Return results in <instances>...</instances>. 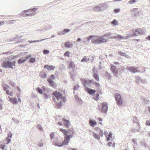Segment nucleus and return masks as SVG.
Wrapping results in <instances>:
<instances>
[{
    "label": "nucleus",
    "mask_w": 150,
    "mask_h": 150,
    "mask_svg": "<svg viewBox=\"0 0 150 150\" xmlns=\"http://www.w3.org/2000/svg\"><path fill=\"white\" fill-rule=\"evenodd\" d=\"M43 145V143L42 141V139H41L40 141L38 142V146L40 147H42Z\"/></svg>",
    "instance_id": "c9c22d12"
},
{
    "label": "nucleus",
    "mask_w": 150,
    "mask_h": 150,
    "mask_svg": "<svg viewBox=\"0 0 150 150\" xmlns=\"http://www.w3.org/2000/svg\"><path fill=\"white\" fill-rule=\"evenodd\" d=\"M47 76V74L45 73H42L41 74V77L43 79L45 78Z\"/></svg>",
    "instance_id": "a19ab883"
},
{
    "label": "nucleus",
    "mask_w": 150,
    "mask_h": 150,
    "mask_svg": "<svg viewBox=\"0 0 150 150\" xmlns=\"http://www.w3.org/2000/svg\"><path fill=\"white\" fill-rule=\"evenodd\" d=\"M74 67V64L73 62H71L69 63V67L70 69L73 68Z\"/></svg>",
    "instance_id": "f704fd0d"
},
{
    "label": "nucleus",
    "mask_w": 150,
    "mask_h": 150,
    "mask_svg": "<svg viewBox=\"0 0 150 150\" xmlns=\"http://www.w3.org/2000/svg\"><path fill=\"white\" fill-rule=\"evenodd\" d=\"M135 78L136 82L139 85V84L141 83L146 84L147 83V81L145 79H142L138 76H136Z\"/></svg>",
    "instance_id": "6e6552de"
},
{
    "label": "nucleus",
    "mask_w": 150,
    "mask_h": 150,
    "mask_svg": "<svg viewBox=\"0 0 150 150\" xmlns=\"http://www.w3.org/2000/svg\"><path fill=\"white\" fill-rule=\"evenodd\" d=\"M81 80L83 82V84L85 86H86L87 84H90L92 82V81L91 80H87L83 78L81 79Z\"/></svg>",
    "instance_id": "4468645a"
},
{
    "label": "nucleus",
    "mask_w": 150,
    "mask_h": 150,
    "mask_svg": "<svg viewBox=\"0 0 150 150\" xmlns=\"http://www.w3.org/2000/svg\"><path fill=\"white\" fill-rule=\"evenodd\" d=\"M14 41H15V40L14 39V38H11L7 40V42H8Z\"/></svg>",
    "instance_id": "69168bd1"
},
{
    "label": "nucleus",
    "mask_w": 150,
    "mask_h": 150,
    "mask_svg": "<svg viewBox=\"0 0 150 150\" xmlns=\"http://www.w3.org/2000/svg\"><path fill=\"white\" fill-rule=\"evenodd\" d=\"M89 60L88 59H87L86 56H84L81 60V62H87Z\"/></svg>",
    "instance_id": "4c0bfd02"
},
{
    "label": "nucleus",
    "mask_w": 150,
    "mask_h": 150,
    "mask_svg": "<svg viewBox=\"0 0 150 150\" xmlns=\"http://www.w3.org/2000/svg\"><path fill=\"white\" fill-rule=\"evenodd\" d=\"M59 130L62 132L64 135L65 136L69 135L70 134H71L70 133V131L69 130H65L63 129H60Z\"/></svg>",
    "instance_id": "ddd939ff"
},
{
    "label": "nucleus",
    "mask_w": 150,
    "mask_h": 150,
    "mask_svg": "<svg viewBox=\"0 0 150 150\" xmlns=\"http://www.w3.org/2000/svg\"><path fill=\"white\" fill-rule=\"evenodd\" d=\"M50 138L51 139H52L54 136V133L52 132L50 134Z\"/></svg>",
    "instance_id": "13d9d810"
},
{
    "label": "nucleus",
    "mask_w": 150,
    "mask_h": 150,
    "mask_svg": "<svg viewBox=\"0 0 150 150\" xmlns=\"http://www.w3.org/2000/svg\"><path fill=\"white\" fill-rule=\"evenodd\" d=\"M112 135V133L111 132L109 133L108 134V136L107 137V141H109L110 139V137H111Z\"/></svg>",
    "instance_id": "e433bc0d"
},
{
    "label": "nucleus",
    "mask_w": 150,
    "mask_h": 150,
    "mask_svg": "<svg viewBox=\"0 0 150 150\" xmlns=\"http://www.w3.org/2000/svg\"><path fill=\"white\" fill-rule=\"evenodd\" d=\"M54 78V75L52 74L47 80L48 82L52 86L54 85V82L53 81Z\"/></svg>",
    "instance_id": "f3484780"
},
{
    "label": "nucleus",
    "mask_w": 150,
    "mask_h": 150,
    "mask_svg": "<svg viewBox=\"0 0 150 150\" xmlns=\"http://www.w3.org/2000/svg\"><path fill=\"white\" fill-rule=\"evenodd\" d=\"M120 11V9L119 8H115L114 9V12L115 13H118Z\"/></svg>",
    "instance_id": "6e6d98bb"
},
{
    "label": "nucleus",
    "mask_w": 150,
    "mask_h": 150,
    "mask_svg": "<svg viewBox=\"0 0 150 150\" xmlns=\"http://www.w3.org/2000/svg\"><path fill=\"white\" fill-rule=\"evenodd\" d=\"M73 137L72 134H70L69 135H67L64 137V139L63 142H62L63 145H68L70 141V139L71 138Z\"/></svg>",
    "instance_id": "0eeeda50"
},
{
    "label": "nucleus",
    "mask_w": 150,
    "mask_h": 150,
    "mask_svg": "<svg viewBox=\"0 0 150 150\" xmlns=\"http://www.w3.org/2000/svg\"><path fill=\"white\" fill-rule=\"evenodd\" d=\"M3 100L1 99H0V110H1L3 108V107L2 106V105L1 103H3Z\"/></svg>",
    "instance_id": "bf43d9fd"
},
{
    "label": "nucleus",
    "mask_w": 150,
    "mask_h": 150,
    "mask_svg": "<svg viewBox=\"0 0 150 150\" xmlns=\"http://www.w3.org/2000/svg\"><path fill=\"white\" fill-rule=\"evenodd\" d=\"M53 100L55 102L54 107L57 108H60L62 106V102H65L66 98L62 97V94L57 91H54L53 93Z\"/></svg>",
    "instance_id": "f257e3e1"
},
{
    "label": "nucleus",
    "mask_w": 150,
    "mask_h": 150,
    "mask_svg": "<svg viewBox=\"0 0 150 150\" xmlns=\"http://www.w3.org/2000/svg\"><path fill=\"white\" fill-rule=\"evenodd\" d=\"M130 72L132 73H135L137 72H139L140 71L138 69L137 67H134L129 66L127 68Z\"/></svg>",
    "instance_id": "9b49d317"
},
{
    "label": "nucleus",
    "mask_w": 150,
    "mask_h": 150,
    "mask_svg": "<svg viewBox=\"0 0 150 150\" xmlns=\"http://www.w3.org/2000/svg\"><path fill=\"white\" fill-rule=\"evenodd\" d=\"M37 91L41 94H43V92L42 89L39 87H38L36 89Z\"/></svg>",
    "instance_id": "2f4dec72"
},
{
    "label": "nucleus",
    "mask_w": 150,
    "mask_h": 150,
    "mask_svg": "<svg viewBox=\"0 0 150 150\" xmlns=\"http://www.w3.org/2000/svg\"><path fill=\"white\" fill-rule=\"evenodd\" d=\"M123 37H122L121 35H118L115 36H113L112 38L113 39H116L118 40H122V39H123Z\"/></svg>",
    "instance_id": "c85d7f7f"
},
{
    "label": "nucleus",
    "mask_w": 150,
    "mask_h": 150,
    "mask_svg": "<svg viewBox=\"0 0 150 150\" xmlns=\"http://www.w3.org/2000/svg\"><path fill=\"white\" fill-rule=\"evenodd\" d=\"M133 33L132 34V36H137L138 35V34H143L145 32L146 30L144 29H136L134 31V30H133Z\"/></svg>",
    "instance_id": "423d86ee"
},
{
    "label": "nucleus",
    "mask_w": 150,
    "mask_h": 150,
    "mask_svg": "<svg viewBox=\"0 0 150 150\" xmlns=\"http://www.w3.org/2000/svg\"><path fill=\"white\" fill-rule=\"evenodd\" d=\"M28 58V57H24L19 59L18 60V63L19 64H21L24 63Z\"/></svg>",
    "instance_id": "dca6fc26"
},
{
    "label": "nucleus",
    "mask_w": 150,
    "mask_h": 150,
    "mask_svg": "<svg viewBox=\"0 0 150 150\" xmlns=\"http://www.w3.org/2000/svg\"><path fill=\"white\" fill-rule=\"evenodd\" d=\"M93 76L94 79L97 81L99 80V76L97 73L95 72L94 71L93 73Z\"/></svg>",
    "instance_id": "a878e982"
},
{
    "label": "nucleus",
    "mask_w": 150,
    "mask_h": 150,
    "mask_svg": "<svg viewBox=\"0 0 150 150\" xmlns=\"http://www.w3.org/2000/svg\"><path fill=\"white\" fill-rule=\"evenodd\" d=\"M138 10V8H134L132 9L130 11L131 12H134Z\"/></svg>",
    "instance_id": "338daca9"
},
{
    "label": "nucleus",
    "mask_w": 150,
    "mask_h": 150,
    "mask_svg": "<svg viewBox=\"0 0 150 150\" xmlns=\"http://www.w3.org/2000/svg\"><path fill=\"white\" fill-rule=\"evenodd\" d=\"M141 11L140 10H139L137 11H135L134 13V15L135 16H137L139 14L141 13Z\"/></svg>",
    "instance_id": "864d4df0"
},
{
    "label": "nucleus",
    "mask_w": 150,
    "mask_h": 150,
    "mask_svg": "<svg viewBox=\"0 0 150 150\" xmlns=\"http://www.w3.org/2000/svg\"><path fill=\"white\" fill-rule=\"evenodd\" d=\"M22 37V36L17 35L15 38H14V39L15 40V41H16V40H18L19 39L21 38Z\"/></svg>",
    "instance_id": "a18cd8bd"
},
{
    "label": "nucleus",
    "mask_w": 150,
    "mask_h": 150,
    "mask_svg": "<svg viewBox=\"0 0 150 150\" xmlns=\"http://www.w3.org/2000/svg\"><path fill=\"white\" fill-rule=\"evenodd\" d=\"M11 57H8L6 58L2 59L3 62L1 63L2 67L4 68H10L11 69L14 68L15 66L16 62L13 61L11 62Z\"/></svg>",
    "instance_id": "f03ea898"
},
{
    "label": "nucleus",
    "mask_w": 150,
    "mask_h": 150,
    "mask_svg": "<svg viewBox=\"0 0 150 150\" xmlns=\"http://www.w3.org/2000/svg\"><path fill=\"white\" fill-rule=\"evenodd\" d=\"M15 22L14 20L8 21H6V23L8 24H13Z\"/></svg>",
    "instance_id": "79ce46f5"
},
{
    "label": "nucleus",
    "mask_w": 150,
    "mask_h": 150,
    "mask_svg": "<svg viewBox=\"0 0 150 150\" xmlns=\"http://www.w3.org/2000/svg\"><path fill=\"white\" fill-rule=\"evenodd\" d=\"M117 53L120 55L122 56H125V57L127 58H129V56L127 55L125 52L121 51H118Z\"/></svg>",
    "instance_id": "412c9836"
},
{
    "label": "nucleus",
    "mask_w": 150,
    "mask_h": 150,
    "mask_svg": "<svg viewBox=\"0 0 150 150\" xmlns=\"http://www.w3.org/2000/svg\"><path fill=\"white\" fill-rule=\"evenodd\" d=\"M101 11L106 9L108 7V5L102 3L100 4Z\"/></svg>",
    "instance_id": "a211bd4d"
},
{
    "label": "nucleus",
    "mask_w": 150,
    "mask_h": 150,
    "mask_svg": "<svg viewBox=\"0 0 150 150\" xmlns=\"http://www.w3.org/2000/svg\"><path fill=\"white\" fill-rule=\"evenodd\" d=\"M93 136L95 139L98 140L100 139V136L98 134L94 132H93Z\"/></svg>",
    "instance_id": "cd10ccee"
},
{
    "label": "nucleus",
    "mask_w": 150,
    "mask_h": 150,
    "mask_svg": "<svg viewBox=\"0 0 150 150\" xmlns=\"http://www.w3.org/2000/svg\"><path fill=\"white\" fill-rule=\"evenodd\" d=\"M48 38H45V39H42L41 40H33L32 41V43L33 42H40L43 40H46L47 39H48Z\"/></svg>",
    "instance_id": "ea45409f"
},
{
    "label": "nucleus",
    "mask_w": 150,
    "mask_h": 150,
    "mask_svg": "<svg viewBox=\"0 0 150 150\" xmlns=\"http://www.w3.org/2000/svg\"><path fill=\"white\" fill-rule=\"evenodd\" d=\"M137 140V139H133L132 140V141L133 143H134L135 144L137 145V141H136Z\"/></svg>",
    "instance_id": "e2e57ef3"
},
{
    "label": "nucleus",
    "mask_w": 150,
    "mask_h": 150,
    "mask_svg": "<svg viewBox=\"0 0 150 150\" xmlns=\"http://www.w3.org/2000/svg\"><path fill=\"white\" fill-rule=\"evenodd\" d=\"M99 136H103V132L102 130H100L99 132Z\"/></svg>",
    "instance_id": "052dcab7"
},
{
    "label": "nucleus",
    "mask_w": 150,
    "mask_h": 150,
    "mask_svg": "<svg viewBox=\"0 0 150 150\" xmlns=\"http://www.w3.org/2000/svg\"><path fill=\"white\" fill-rule=\"evenodd\" d=\"M108 40L104 38V36H94V37L92 39L91 41L93 43L98 44L106 42Z\"/></svg>",
    "instance_id": "20e7f679"
},
{
    "label": "nucleus",
    "mask_w": 150,
    "mask_h": 150,
    "mask_svg": "<svg viewBox=\"0 0 150 150\" xmlns=\"http://www.w3.org/2000/svg\"><path fill=\"white\" fill-rule=\"evenodd\" d=\"M70 31V30L68 29H65L62 32V34L63 35H65L67 33L69 32Z\"/></svg>",
    "instance_id": "72a5a7b5"
},
{
    "label": "nucleus",
    "mask_w": 150,
    "mask_h": 150,
    "mask_svg": "<svg viewBox=\"0 0 150 150\" xmlns=\"http://www.w3.org/2000/svg\"><path fill=\"white\" fill-rule=\"evenodd\" d=\"M55 67L53 66H49L48 65H45L44 66V68L48 70H53L55 68Z\"/></svg>",
    "instance_id": "2eb2a0df"
},
{
    "label": "nucleus",
    "mask_w": 150,
    "mask_h": 150,
    "mask_svg": "<svg viewBox=\"0 0 150 150\" xmlns=\"http://www.w3.org/2000/svg\"><path fill=\"white\" fill-rule=\"evenodd\" d=\"M93 37H94V36L93 35H91L89 37L86 38V39L88 41H89L91 39H92Z\"/></svg>",
    "instance_id": "de8ad7c7"
},
{
    "label": "nucleus",
    "mask_w": 150,
    "mask_h": 150,
    "mask_svg": "<svg viewBox=\"0 0 150 150\" xmlns=\"http://www.w3.org/2000/svg\"><path fill=\"white\" fill-rule=\"evenodd\" d=\"M75 98L76 100L79 102H80L82 101L77 96H76L75 97Z\"/></svg>",
    "instance_id": "4d7b16f0"
},
{
    "label": "nucleus",
    "mask_w": 150,
    "mask_h": 150,
    "mask_svg": "<svg viewBox=\"0 0 150 150\" xmlns=\"http://www.w3.org/2000/svg\"><path fill=\"white\" fill-rule=\"evenodd\" d=\"M35 59L34 58H31L30 59V61L31 63H34L35 62Z\"/></svg>",
    "instance_id": "0e129e2a"
},
{
    "label": "nucleus",
    "mask_w": 150,
    "mask_h": 150,
    "mask_svg": "<svg viewBox=\"0 0 150 150\" xmlns=\"http://www.w3.org/2000/svg\"><path fill=\"white\" fill-rule=\"evenodd\" d=\"M12 135L11 133L8 134V137L6 138V144H8L10 143L11 141V139L12 138Z\"/></svg>",
    "instance_id": "aec40b11"
},
{
    "label": "nucleus",
    "mask_w": 150,
    "mask_h": 150,
    "mask_svg": "<svg viewBox=\"0 0 150 150\" xmlns=\"http://www.w3.org/2000/svg\"><path fill=\"white\" fill-rule=\"evenodd\" d=\"M62 121L64 122V124L67 128H68L70 125L69 121L65 118H63Z\"/></svg>",
    "instance_id": "6ab92c4d"
},
{
    "label": "nucleus",
    "mask_w": 150,
    "mask_h": 150,
    "mask_svg": "<svg viewBox=\"0 0 150 150\" xmlns=\"http://www.w3.org/2000/svg\"><path fill=\"white\" fill-rule=\"evenodd\" d=\"M52 28V26L51 24H48L45 25L44 28L45 31H46L51 29Z\"/></svg>",
    "instance_id": "b1692460"
},
{
    "label": "nucleus",
    "mask_w": 150,
    "mask_h": 150,
    "mask_svg": "<svg viewBox=\"0 0 150 150\" xmlns=\"http://www.w3.org/2000/svg\"><path fill=\"white\" fill-rule=\"evenodd\" d=\"M70 52H65L64 54V56L65 57H69V56Z\"/></svg>",
    "instance_id": "09e8293b"
},
{
    "label": "nucleus",
    "mask_w": 150,
    "mask_h": 150,
    "mask_svg": "<svg viewBox=\"0 0 150 150\" xmlns=\"http://www.w3.org/2000/svg\"><path fill=\"white\" fill-rule=\"evenodd\" d=\"M146 124L147 125L150 126V121L147 120L146 121Z\"/></svg>",
    "instance_id": "774afa93"
},
{
    "label": "nucleus",
    "mask_w": 150,
    "mask_h": 150,
    "mask_svg": "<svg viewBox=\"0 0 150 150\" xmlns=\"http://www.w3.org/2000/svg\"><path fill=\"white\" fill-rule=\"evenodd\" d=\"M105 76L106 79H111V76L110 74L108 73V71H106L105 72Z\"/></svg>",
    "instance_id": "bb28decb"
},
{
    "label": "nucleus",
    "mask_w": 150,
    "mask_h": 150,
    "mask_svg": "<svg viewBox=\"0 0 150 150\" xmlns=\"http://www.w3.org/2000/svg\"><path fill=\"white\" fill-rule=\"evenodd\" d=\"M107 105V103L104 102L101 104V106H99L98 108L102 112H106L108 109Z\"/></svg>",
    "instance_id": "39448f33"
},
{
    "label": "nucleus",
    "mask_w": 150,
    "mask_h": 150,
    "mask_svg": "<svg viewBox=\"0 0 150 150\" xmlns=\"http://www.w3.org/2000/svg\"><path fill=\"white\" fill-rule=\"evenodd\" d=\"M79 86L78 85H75L74 87V91L77 90L79 88Z\"/></svg>",
    "instance_id": "603ef678"
},
{
    "label": "nucleus",
    "mask_w": 150,
    "mask_h": 150,
    "mask_svg": "<svg viewBox=\"0 0 150 150\" xmlns=\"http://www.w3.org/2000/svg\"><path fill=\"white\" fill-rule=\"evenodd\" d=\"M111 23L115 25L118 24L117 22L115 19H114L112 22Z\"/></svg>",
    "instance_id": "49530a36"
},
{
    "label": "nucleus",
    "mask_w": 150,
    "mask_h": 150,
    "mask_svg": "<svg viewBox=\"0 0 150 150\" xmlns=\"http://www.w3.org/2000/svg\"><path fill=\"white\" fill-rule=\"evenodd\" d=\"M136 2V0H131L129 1V3L130 4H133Z\"/></svg>",
    "instance_id": "680f3d73"
},
{
    "label": "nucleus",
    "mask_w": 150,
    "mask_h": 150,
    "mask_svg": "<svg viewBox=\"0 0 150 150\" xmlns=\"http://www.w3.org/2000/svg\"><path fill=\"white\" fill-rule=\"evenodd\" d=\"M37 128L39 130H40V131H42L43 130V128L41 126L39 125H37Z\"/></svg>",
    "instance_id": "8fccbe9b"
},
{
    "label": "nucleus",
    "mask_w": 150,
    "mask_h": 150,
    "mask_svg": "<svg viewBox=\"0 0 150 150\" xmlns=\"http://www.w3.org/2000/svg\"><path fill=\"white\" fill-rule=\"evenodd\" d=\"M110 69L112 73L114 74V75L116 77H117L118 70L116 67L114 65L111 64L110 65Z\"/></svg>",
    "instance_id": "9d476101"
},
{
    "label": "nucleus",
    "mask_w": 150,
    "mask_h": 150,
    "mask_svg": "<svg viewBox=\"0 0 150 150\" xmlns=\"http://www.w3.org/2000/svg\"><path fill=\"white\" fill-rule=\"evenodd\" d=\"M132 34H130L129 35L126 36L125 37H123V39H127L129 38L130 37L133 36H132Z\"/></svg>",
    "instance_id": "3c124183"
},
{
    "label": "nucleus",
    "mask_w": 150,
    "mask_h": 150,
    "mask_svg": "<svg viewBox=\"0 0 150 150\" xmlns=\"http://www.w3.org/2000/svg\"><path fill=\"white\" fill-rule=\"evenodd\" d=\"M132 130L134 132H141V131L139 129H132Z\"/></svg>",
    "instance_id": "c03bdc74"
},
{
    "label": "nucleus",
    "mask_w": 150,
    "mask_h": 150,
    "mask_svg": "<svg viewBox=\"0 0 150 150\" xmlns=\"http://www.w3.org/2000/svg\"><path fill=\"white\" fill-rule=\"evenodd\" d=\"M85 89L86 91L91 95H92L96 92L95 90L92 89L87 87H86Z\"/></svg>",
    "instance_id": "f8f14e48"
},
{
    "label": "nucleus",
    "mask_w": 150,
    "mask_h": 150,
    "mask_svg": "<svg viewBox=\"0 0 150 150\" xmlns=\"http://www.w3.org/2000/svg\"><path fill=\"white\" fill-rule=\"evenodd\" d=\"M115 96V99L117 105L119 106H121L122 103V101L121 96L118 93H116Z\"/></svg>",
    "instance_id": "1a4fd4ad"
},
{
    "label": "nucleus",
    "mask_w": 150,
    "mask_h": 150,
    "mask_svg": "<svg viewBox=\"0 0 150 150\" xmlns=\"http://www.w3.org/2000/svg\"><path fill=\"white\" fill-rule=\"evenodd\" d=\"M89 124L90 125L93 127H94L96 125V122L95 120H91L89 121Z\"/></svg>",
    "instance_id": "5701e85b"
},
{
    "label": "nucleus",
    "mask_w": 150,
    "mask_h": 150,
    "mask_svg": "<svg viewBox=\"0 0 150 150\" xmlns=\"http://www.w3.org/2000/svg\"><path fill=\"white\" fill-rule=\"evenodd\" d=\"M54 145L59 147H61L63 146L62 143L55 142L54 143Z\"/></svg>",
    "instance_id": "58836bf2"
},
{
    "label": "nucleus",
    "mask_w": 150,
    "mask_h": 150,
    "mask_svg": "<svg viewBox=\"0 0 150 150\" xmlns=\"http://www.w3.org/2000/svg\"><path fill=\"white\" fill-rule=\"evenodd\" d=\"M49 53V51L48 50H44L43 51V53L44 54H47Z\"/></svg>",
    "instance_id": "5fc2aeb1"
},
{
    "label": "nucleus",
    "mask_w": 150,
    "mask_h": 150,
    "mask_svg": "<svg viewBox=\"0 0 150 150\" xmlns=\"http://www.w3.org/2000/svg\"><path fill=\"white\" fill-rule=\"evenodd\" d=\"M38 9L36 7H35L33 8L23 11L21 12V14L24 17L33 16L36 14V12Z\"/></svg>",
    "instance_id": "7ed1b4c3"
},
{
    "label": "nucleus",
    "mask_w": 150,
    "mask_h": 150,
    "mask_svg": "<svg viewBox=\"0 0 150 150\" xmlns=\"http://www.w3.org/2000/svg\"><path fill=\"white\" fill-rule=\"evenodd\" d=\"M11 102L14 104H17L18 103L17 99L15 98H12V100Z\"/></svg>",
    "instance_id": "c756f323"
},
{
    "label": "nucleus",
    "mask_w": 150,
    "mask_h": 150,
    "mask_svg": "<svg viewBox=\"0 0 150 150\" xmlns=\"http://www.w3.org/2000/svg\"><path fill=\"white\" fill-rule=\"evenodd\" d=\"M111 35V33H110L108 32V33L104 35L103 36H104V38H105V37H106L108 38L110 37Z\"/></svg>",
    "instance_id": "37998d69"
},
{
    "label": "nucleus",
    "mask_w": 150,
    "mask_h": 150,
    "mask_svg": "<svg viewBox=\"0 0 150 150\" xmlns=\"http://www.w3.org/2000/svg\"><path fill=\"white\" fill-rule=\"evenodd\" d=\"M95 85L98 90V91L100 93V91L101 90V87H100L99 84L98 83H95Z\"/></svg>",
    "instance_id": "473e14b6"
},
{
    "label": "nucleus",
    "mask_w": 150,
    "mask_h": 150,
    "mask_svg": "<svg viewBox=\"0 0 150 150\" xmlns=\"http://www.w3.org/2000/svg\"><path fill=\"white\" fill-rule=\"evenodd\" d=\"M133 121L136 123H137V127L139 128V129L140 128V126L139 125V123L138 122L137 120L136 117H134L133 119Z\"/></svg>",
    "instance_id": "7c9ffc66"
},
{
    "label": "nucleus",
    "mask_w": 150,
    "mask_h": 150,
    "mask_svg": "<svg viewBox=\"0 0 150 150\" xmlns=\"http://www.w3.org/2000/svg\"><path fill=\"white\" fill-rule=\"evenodd\" d=\"M93 9L94 10L97 11H101L100 4L96 6L93 7Z\"/></svg>",
    "instance_id": "393cba45"
},
{
    "label": "nucleus",
    "mask_w": 150,
    "mask_h": 150,
    "mask_svg": "<svg viewBox=\"0 0 150 150\" xmlns=\"http://www.w3.org/2000/svg\"><path fill=\"white\" fill-rule=\"evenodd\" d=\"M64 46L66 47L69 48L72 47L73 46V44L69 42H68L65 43Z\"/></svg>",
    "instance_id": "4be33fe9"
}]
</instances>
